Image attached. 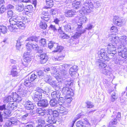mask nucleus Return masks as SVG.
Here are the masks:
<instances>
[{
  "mask_svg": "<svg viewBox=\"0 0 127 127\" xmlns=\"http://www.w3.org/2000/svg\"><path fill=\"white\" fill-rule=\"evenodd\" d=\"M25 15H27L26 14L25 12L23 11L22 13L19 14L18 16H17V18L18 20H24L25 19L24 16Z\"/></svg>",
  "mask_w": 127,
  "mask_h": 127,
  "instance_id": "nucleus-35",
  "label": "nucleus"
},
{
  "mask_svg": "<svg viewBox=\"0 0 127 127\" xmlns=\"http://www.w3.org/2000/svg\"><path fill=\"white\" fill-rule=\"evenodd\" d=\"M25 124L24 122H21L16 119L13 118L11 121H7L4 125V127H8L11 126H16L17 127H21V126L23 127L25 126Z\"/></svg>",
  "mask_w": 127,
  "mask_h": 127,
  "instance_id": "nucleus-8",
  "label": "nucleus"
},
{
  "mask_svg": "<svg viewBox=\"0 0 127 127\" xmlns=\"http://www.w3.org/2000/svg\"><path fill=\"white\" fill-rule=\"evenodd\" d=\"M6 8L4 5L0 7V14H3L6 11Z\"/></svg>",
  "mask_w": 127,
  "mask_h": 127,
  "instance_id": "nucleus-51",
  "label": "nucleus"
},
{
  "mask_svg": "<svg viewBox=\"0 0 127 127\" xmlns=\"http://www.w3.org/2000/svg\"><path fill=\"white\" fill-rule=\"evenodd\" d=\"M37 121V122L38 123L39 125L42 126L44 125L45 124V121L42 119H38Z\"/></svg>",
  "mask_w": 127,
  "mask_h": 127,
  "instance_id": "nucleus-50",
  "label": "nucleus"
},
{
  "mask_svg": "<svg viewBox=\"0 0 127 127\" xmlns=\"http://www.w3.org/2000/svg\"><path fill=\"white\" fill-rule=\"evenodd\" d=\"M57 110L60 113L63 114L64 115L67 114L68 113V110L67 109L63 106H60L58 107Z\"/></svg>",
  "mask_w": 127,
  "mask_h": 127,
  "instance_id": "nucleus-21",
  "label": "nucleus"
},
{
  "mask_svg": "<svg viewBox=\"0 0 127 127\" xmlns=\"http://www.w3.org/2000/svg\"><path fill=\"white\" fill-rule=\"evenodd\" d=\"M78 26L77 28V31L74 35L72 37V38L74 39L78 38L82 34L86 32L85 29H82V26L83 23H86L87 21V19L85 16H83L81 17L79 16L76 17L75 19Z\"/></svg>",
  "mask_w": 127,
  "mask_h": 127,
  "instance_id": "nucleus-2",
  "label": "nucleus"
},
{
  "mask_svg": "<svg viewBox=\"0 0 127 127\" xmlns=\"http://www.w3.org/2000/svg\"><path fill=\"white\" fill-rule=\"evenodd\" d=\"M10 74L12 77H17L19 75L18 72L16 70H11Z\"/></svg>",
  "mask_w": 127,
  "mask_h": 127,
  "instance_id": "nucleus-41",
  "label": "nucleus"
},
{
  "mask_svg": "<svg viewBox=\"0 0 127 127\" xmlns=\"http://www.w3.org/2000/svg\"><path fill=\"white\" fill-rule=\"evenodd\" d=\"M36 91L32 98L34 101L38 102L42 98V94H45L46 92L39 87H37Z\"/></svg>",
  "mask_w": 127,
  "mask_h": 127,
  "instance_id": "nucleus-9",
  "label": "nucleus"
},
{
  "mask_svg": "<svg viewBox=\"0 0 127 127\" xmlns=\"http://www.w3.org/2000/svg\"><path fill=\"white\" fill-rule=\"evenodd\" d=\"M51 73L52 74H53L54 76H56L57 74L59 73H57L56 74L57 72L56 69L54 67L52 66L51 67Z\"/></svg>",
  "mask_w": 127,
  "mask_h": 127,
  "instance_id": "nucleus-49",
  "label": "nucleus"
},
{
  "mask_svg": "<svg viewBox=\"0 0 127 127\" xmlns=\"http://www.w3.org/2000/svg\"><path fill=\"white\" fill-rule=\"evenodd\" d=\"M116 52V51L115 52H108L109 54L106 55L105 50L104 49H102L98 51L97 54L98 57L100 59H104L105 60L109 61L110 58H111L112 56H113Z\"/></svg>",
  "mask_w": 127,
  "mask_h": 127,
  "instance_id": "nucleus-7",
  "label": "nucleus"
},
{
  "mask_svg": "<svg viewBox=\"0 0 127 127\" xmlns=\"http://www.w3.org/2000/svg\"><path fill=\"white\" fill-rule=\"evenodd\" d=\"M60 94L58 92L55 91L51 93V97L53 99L57 100L61 97L60 96Z\"/></svg>",
  "mask_w": 127,
  "mask_h": 127,
  "instance_id": "nucleus-24",
  "label": "nucleus"
},
{
  "mask_svg": "<svg viewBox=\"0 0 127 127\" xmlns=\"http://www.w3.org/2000/svg\"><path fill=\"white\" fill-rule=\"evenodd\" d=\"M37 77V72H35L32 74L30 77L29 79L31 81H32L36 79Z\"/></svg>",
  "mask_w": 127,
  "mask_h": 127,
  "instance_id": "nucleus-39",
  "label": "nucleus"
},
{
  "mask_svg": "<svg viewBox=\"0 0 127 127\" xmlns=\"http://www.w3.org/2000/svg\"><path fill=\"white\" fill-rule=\"evenodd\" d=\"M37 104L38 106L43 107H46L48 105L47 101L46 99H43L39 101Z\"/></svg>",
  "mask_w": 127,
  "mask_h": 127,
  "instance_id": "nucleus-20",
  "label": "nucleus"
},
{
  "mask_svg": "<svg viewBox=\"0 0 127 127\" xmlns=\"http://www.w3.org/2000/svg\"><path fill=\"white\" fill-rule=\"evenodd\" d=\"M46 110H47V115H52L53 113V111L52 109H46Z\"/></svg>",
  "mask_w": 127,
  "mask_h": 127,
  "instance_id": "nucleus-61",
  "label": "nucleus"
},
{
  "mask_svg": "<svg viewBox=\"0 0 127 127\" xmlns=\"http://www.w3.org/2000/svg\"><path fill=\"white\" fill-rule=\"evenodd\" d=\"M48 17H50V16H49L48 13L45 11H43L41 15V17L42 19H43V17L46 18Z\"/></svg>",
  "mask_w": 127,
  "mask_h": 127,
  "instance_id": "nucleus-52",
  "label": "nucleus"
},
{
  "mask_svg": "<svg viewBox=\"0 0 127 127\" xmlns=\"http://www.w3.org/2000/svg\"><path fill=\"white\" fill-rule=\"evenodd\" d=\"M70 64H64L59 66L60 72L59 74L54 76L55 78L59 82H63L64 78L66 79L68 77L69 74L67 72L68 69L71 66Z\"/></svg>",
  "mask_w": 127,
  "mask_h": 127,
  "instance_id": "nucleus-3",
  "label": "nucleus"
},
{
  "mask_svg": "<svg viewBox=\"0 0 127 127\" xmlns=\"http://www.w3.org/2000/svg\"><path fill=\"white\" fill-rule=\"evenodd\" d=\"M52 78L50 75H46L45 77L44 81L46 82L49 83V82L51 81Z\"/></svg>",
  "mask_w": 127,
  "mask_h": 127,
  "instance_id": "nucleus-47",
  "label": "nucleus"
},
{
  "mask_svg": "<svg viewBox=\"0 0 127 127\" xmlns=\"http://www.w3.org/2000/svg\"><path fill=\"white\" fill-rule=\"evenodd\" d=\"M48 47L50 49L52 48H54L55 50L53 51L54 53L61 52L64 48L62 46L59 45L58 43H53L51 42L48 43Z\"/></svg>",
  "mask_w": 127,
  "mask_h": 127,
  "instance_id": "nucleus-10",
  "label": "nucleus"
},
{
  "mask_svg": "<svg viewBox=\"0 0 127 127\" xmlns=\"http://www.w3.org/2000/svg\"><path fill=\"white\" fill-rule=\"evenodd\" d=\"M64 86L65 87H69L71 85H72L73 83L72 81L71 80L67 81L65 80L64 83Z\"/></svg>",
  "mask_w": 127,
  "mask_h": 127,
  "instance_id": "nucleus-38",
  "label": "nucleus"
},
{
  "mask_svg": "<svg viewBox=\"0 0 127 127\" xmlns=\"http://www.w3.org/2000/svg\"><path fill=\"white\" fill-rule=\"evenodd\" d=\"M94 7L93 4L91 0H86L83 5L81 10L84 14H87L92 11Z\"/></svg>",
  "mask_w": 127,
  "mask_h": 127,
  "instance_id": "nucleus-6",
  "label": "nucleus"
},
{
  "mask_svg": "<svg viewBox=\"0 0 127 127\" xmlns=\"http://www.w3.org/2000/svg\"><path fill=\"white\" fill-rule=\"evenodd\" d=\"M78 70V67L76 65H74L70 68L69 73L70 75L73 77L76 74Z\"/></svg>",
  "mask_w": 127,
  "mask_h": 127,
  "instance_id": "nucleus-15",
  "label": "nucleus"
},
{
  "mask_svg": "<svg viewBox=\"0 0 127 127\" xmlns=\"http://www.w3.org/2000/svg\"><path fill=\"white\" fill-rule=\"evenodd\" d=\"M49 84L51 85L52 86L54 87H56V88H59V90L61 89L60 86L59 85H57V82L55 81H52V79L51 81H50L49 82Z\"/></svg>",
  "mask_w": 127,
  "mask_h": 127,
  "instance_id": "nucleus-31",
  "label": "nucleus"
},
{
  "mask_svg": "<svg viewBox=\"0 0 127 127\" xmlns=\"http://www.w3.org/2000/svg\"><path fill=\"white\" fill-rule=\"evenodd\" d=\"M39 27L42 29H45L47 28V25L45 22L41 21L39 24Z\"/></svg>",
  "mask_w": 127,
  "mask_h": 127,
  "instance_id": "nucleus-43",
  "label": "nucleus"
},
{
  "mask_svg": "<svg viewBox=\"0 0 127 127\" xmlns=\"http://www.w3.org/2000/svg\"><path fill=\"white\" fill-rule=\"evenodd\" d=\"M14 8V6L11 4L8 5L6 7V9H13Z\"/></svg>",
  "mask_w": 127,
  "mask_h": 127,
  "instance_id": "nucleus-64",
  "label": "nucleus"
},
{
  "mask_svg": "<svg viewBox=\"0 0 127 127\" xmlns=\"http://www.w3.org/2000/svg\"><path fill=\"white\" fill-rule=\"evenodd\" d=\"M121 113L119 112H118L117 113V114L116 116V118L114 119L112 122L113 124H115L116 123L117 120L120 118L121 117Z\"/></svg>",
  "mask_w": 127,
  "mask_h": 127,
  "instance_id": "nucleus-42",
  "label": "nucleus"
},
{
  "mask_svg": "<svg viewBox=\"0 0 127 127\" xmlns=\"http://www.w3.org/2000/svg\"><path fill=\"white\" fill-rule=\"evenodd\" d=\"M111 39V42L108 43L107 45V51L108 52H115L119 45V37L113 34L109 37Z\"/></svg>",
  "mask_w": 127,
  "mask_h": 127,
  "instance_id": "nucleus-4",
  "label": "nucleus"
},
{
  "mask_svg": "<svg viewBox=\"0 0 127 127\" xmlns=\"http://www.w3.org/2000/svg\"><path fill=\"white\" fill-rule=\"evenodd\" d=\"M13 11L11 10H9L7 12V16L8 17H12L13 15Z\"/></svg>",
  "mask_w": 127,
  "mask_h": 127,
  "instance_id": "nucleus-60",
  "label": "nucleus"
},
{
  "mask_svg": "<svg viewBox=\"0 0 127 127\" xmlns=\"http://www.w3.org/2000/svg\"><path fill=\"white\" fill-rule=\"evenodd\" d=\"M59 112L57 110V111L54 110L53 111V113L52 114L53 115V117H57L59 115Z\"/></svg>",
  "mask_w": 127,
  "mask_h": 127,
  "instance_id": "nucleus-59",
  "label": "nucleus"
},
{
  "mask_svg": "<svg viewBox=\"0 0 127 127\" xmlns=\"http://www.w3.org/2000/svg\"><path fill=\"white\" fill-rule=\"evenodd\" d=\"M25 106L27 109L32 110L34 108V105L32 102L30 100H28L26 101Z\"/></svg>",
  "mask_w": 127,
  "mask_h": 127,
  "instance_id": "nucleus-17",
  "label": "nucleus"
},
{
  "mask_svg": "<svg viewBox=\"0 0 127 127\" xmlns=\"http://www.w3.org/2000/svg\"><path fill=\"white\" fill-rule=\"evenodd\" d=\"M120 102L121 103L123 104H125L126 103V98L124 97H122L120 98Z\"/></svg>",
  "mask_w": 127,
  "mask_h": 127,
  "instance_id": "nucleus-57",
  "label": "nucleus"
},
{
  "mask_svg": "<svg viewBox=\"0 0 127 127\" xmlns=\"http://www.w3.org/2000/svg\"><path fill=\"white\" fill-rule=\"evenodd\" d=\"M80 1H76L73 3L72 4L73 7L74 8L78 9L80 6Z\"/></svg>",
  "mask_w": 127,
  "mask_h": 127,
  "instance_id": "nucleus-40",
  "label": "nucleus"
},
{
  "mask_svg": "<svg viewBox=\"0 0 127 127\" xmlns=\"http://www.w3.org/2000/svg\"><path fill=\"white\" fill-rule=\"evenodd\" d=\"M11 94L12 97L13 99V101H14L19 102L22 100V97L18 94L17 92V93H12Z\"/></svg>",
  "mask_w": 127,
  "mask_h": 127,
  "instance_id": "nucleus-16",
  "label": "nucleus"
},
{
  "mask_svg": "<svg viewBox=\"0 0 127 127\" xmlns=\"http://www.w3.org/2000/svg\"><path fill=\"white\" fill-rule=\"evenodd\" d=\"M15 17H12L10 19L9 22L11 25H16L18 20L16 18H14Z\"/></svg>",
  "mask_w": 127,
  "mask_h": 127,
  "instance_id": "nucleus-33",
  "label": "nucleus"
},
{
  "mask_svg": "<svg viewBox=\"0 0 127 127\" xmlns=\"http://www.w3.org/2000/svg\"><path fill=\"white\" fill-rule=\"evenodd\" d=\"M46 121L50 124H53L56 123V119L55 118L50 116L47 119Z\"/></svg>",
  "mask_w": 127,
  "mask_h": 127,
  "instance_id": "nucleus-27",
  "label": "nucleus"
},
{
  "mask_svg": "<svg viewBox=\"0 0 127 127\" xmlns=\"http://www.w3.org/2000/svg\"><path fill=\"white\" fill-rule=\"evenodd\" d=\"M76 126L77 127H86L84 125V124L82 121H78L76 124Z\"/></svg>",
  "mask_w": 127,
  "mask_h": 127,
  "instance_id": "nucleus-48",
  "label": "nucleus"
},
{
  "mask_svg": "<svg viewBox=\"0 0 127 127\" xmlns=\"http://www.w3.org/2000/svg\"><path fill=\"white\" fill-rule=\"evenodd\" d=\"M12 101H13V99L12 97V95L11 96H9L6 97L4 100V102H11Z\"/></svg>",
  "mask_w": 127,
  "mask_h": 127,
  "instance_id": "nucleus-45",
  "label": "nucleus"
},
{
  "mask_svg": "<svg viewBox=\"0 0 127 127\" xmlns=\"http://www.w3.org/2000/svg\"><path fill=\"white\" fill-rule=\"evenodd\" d=\"M9 30L11 32H16L18 31V29L15 25H11L8 26Z\"/></svg>",
  "mask_w": 127,
  "mask_h": 127,
  "instance_id": "nucleus-25",
  "label": "nucleus"
},
{
  "mask_svg": "<svg viewBox=\"0 0 127 127\" xmlns=\"http://www.w3.org/2000/svg\"><path fill=\"white\" fill-rule=\"evenodd\" d=\"M24 84L26 87H31L32 86L31 83L30 82L31 81L29 78H26L24 80Z\"/></svg>",
  "mask_w": 127,
  "mask_h": 127,
  "instance_id": "nucleus-37",
  "label": "nucleus"
},
{
  "mask_svg": "<svg viewBox=\"0 0 127 127\" xmlns=\"http://www.w3.org/2000/svg\"><path fill=\"white\" fill-rule=\"evenodd\" d=\"M111 69L110 67L108 66L103 70L102 73L106 75H109L111 73Z\"/></svg>",
  "mask_w": 127,
  "mask_h": 127,
  "instance_id": "nucleus-28",
  "label": "nucleus"
},
{
  "mask_svg": "<svg viewBox=\"0 0 127 127\" xmlns=\"http://www.w3.org/2000/svg\"><path fill=\"white\" fill-rule=\"evenodd\" d=\"M119 45L118 49H121L122 48L126 47L127 46V36L125 35L122 36L119 38Z\"/></svg>",
  "mask_w": 127,
  "mask_h": 127,
  "instance_id": "nucleus-11",
  "label": "nucleus"
},
{
  "mask_svg": "<svg viewBox=\"0 0 127 127\" xmlns=\"http://www.w3.org/2000/svg\"><path fill=\"white\" fill-rule=\"evenodd\" d=\"M46 4L47 6H45L44 8H48L52 7L54 5V3L53 0H45Z\"/></svg>",
  "mask_w": 127,
  "mask_h": 127,
  "instance_id": "nucleus-23",
  "label": "nucleus"
},
{
  "mask_svg": "<svg viewBox=\"0 0 127 127\" xmlns=\"http://www.w3.org/2000/svg\"><path fill=\"white\" fill-rule=\"evenodd\" d=\"M15 25H16L17 28H18L22 30L24 29L25 28V24L21 21H18Z\"/></svg>",
  "mask_w": 127,
  "mask_h": 127,
  "instance_id": "nucleus-30",
  "label": "nucleus"
},
{
  "mask_svg": "<svg viewBox=\"0 0 127 127\" xmlns=\"http://www.w3.org/2000/svg\"><path fill=\"white\" fill-rule=\"evenodd\" d=\"M94 27V26L90 23H89L87 24L86 27L84 29L86 30V29L88 30H91L92 28H93Z\"/></svg>",
  "mask_w": 127,
  "mask_h": 127,
  "instance_id": "nucleus-54",
  "label": "nucleus"
},
{
  "mask_svg": "<svg viewBox=\"0 0 127 127\" xmlns=\"http://www.w3.org/2000/svg\"><path fill=\"white\" fill-rule=\"evenodd\" d=\"M86 103L87 104V107L88 108H92L94 106L92 103L91 102L87 101V102Z\"/></svg>",
  "mask_w": 127,
  "mask_h": 127,
  "instance_id": "nucleus-56",
  "label": "nucleus"
},
{
  "mask_svg": "<svg viewBox=\"0 0 127 127\" xmlns=\"http://www.w3.org/2000/svg\"><path fill=\"white\" fill-rule=\"evenodd\" d=\"M17 92L18 94L22 97H24L25 96L27 91V90L24 88H23L22 86H21Z\"/></svg>",
  "mask_w": 127,
  "mask_h": 127,
  "instance_id": "nucleus-18",
  "label": "nucleus"
},
{
  "mask_svg": "<svg viewBox=\"0 0 127 127\" xmlns=\"http://www.w3.org/2000/svg\"><path fill=\"white\" fill-rule=\"evenodd\" d=\"M12 104H13V105H12V108H11V109H15V108L17 107V103L16 102H11Z\"/></svg>",
  "mask_w": 127,
  "mask_h": 127,
  "instance_id": "nucleus-63",
  "label": "nucleus"
},
{
  "mask_svg": "<svg viewBox=\"0 0 127 127\" xmlns=\"http://www.w3.org/2000/svg\"><path fill=\"white\" fill-rule=\"evenodd\" d=\"M75 12L72 10H67L65 12V15L66 17H72L75 15Z\"/></svg>",
  "mask_w": 127,
  "mask_h": 127,
  "instance_id": "nucleus-29",
  "label": "nucleus"
},
{
  "mask_svg": "<svg viewBox=\"0 0 127 127\" xmlns=\"http://www.w3.org/2000/svg\"><path fill=\"white\" fill-rule=\"evenodd\" d=\"M38 40V37L35 36L30 37L26 40V41L29 42L27 43L26 45L27 52L24 53V61L25 62L29 63L31 60L30 52L32 49L35 50H38L39 46L36 43H34L33 42L34 41L37 42Z\"/></svg>",
  "mask_w": 127,
  "mask_h": 127,
  "instance_id": "nucleus-1",
  "label": "nucleus"
},
{
  "mask_svg": "<svg viewBox=\"0 0 127 127\" xmlns=\"http://www.w3.org/2000/svg\"><path fill=\"white\" fill-rule=\"evenodd\" d=\"M99 58V59H98L97 62V65L100 69L103 70L108 66H107L106 64L104 63V61H105L104 59H100Z\"/></svg>",
  "mask_w": 127,
  "mask_h": 127,
  "instance_id": "nucleus-14",
  "label": "nucleus"
},
{
  "mask_svg": "<svg viewBox=\"0 0 127 127\" xmlns=\"http://www.w3.org/2000/svg\"><path fill=\"white\" fill-rule=\"evenodd\" d=\"M114 23L117 26H122L125 23V19L123 17L118 16H115L113 19Z\"/></svg>",
  "mask_w": 127,
  "mask_h": 127,
  "instance_id": "nucleus-12",
  "label": "nucleus"
},
{
  "mask_svg": "<svg viewBox=\"0 0 127 127\" xmlns=\"http://www.w3.org/2000/svg\"><path fill=\"white\" fill-rule=\"evenodd\" d=\"M40 44L41 46L45 47L46 45V40L45 39L42 38L40 40Z\"/></svg>",
  "mask_w": 127,
  "mask_h": 127,
  "instance_id": "nucleus-44",
  "label": "nucleus"
},
{
  "mask_svg": "<svg viewBox=\"0 0 127 127\" xmlns=\"http://www.w3.org/2000/svg\"><path fill=\"white\" fill-rule=\"evenodd\" d=\"M64 30L66 32L70 31L71 30V27L70 25L69 24H67L64 26Z\"/></svg>",
  "mask_w": 127,
  "mask_h": 127,
  "instance_id": "nucleus-53",
  "label": "nucleus"
},
{
  "mask_svg": "<svg viewBox=\"0 0 127 127\" xmlns=\"http://www.w3.org/2000/svg\"><path fill=\"white\" fill-rule=\"evenodd\" d=\"M16 10L19 12H21L24 9V6L22 3H19L16 8Z\"/></svg>",
  "mask_w": 127,
  "mask_h": 127,
  "instance_id": "nucleus-32",
  "label": "nucleus"
},
{
  "mask_svg": "<svg viewBox=\"0 0 127 127\" xmlns=\"http://www.w3.org/2000/svg\"><path fill=\"white\" fill-rule=\"evenodd\" d=\"M50 103L51 106L56 107L57 105V100L52 99L50 101Z\"/></svg>",
  "mask_w": 127,
  "mask_h": 127,
  "instance_id": "nucleus-36",
  "label": "nucleus"
},
{
  "mask_svg": "<svg viewBox=\"0 0 127 127\" xmlns=\"http://www.w3.org/2000/svg\"><path fill=\"white\" fill-rule=\"evenodd\" d=\"M33 10V7L31 5H28L26 8H25L24 11L26 14L28 15V14L32 13Z\"/></svg>",
  "mask_w": 127,
  "mask_h": 127,
  "instance_id": "nucleus-22",
  "label": "nucleus"
},
{
  "mask_svg": "<svg viewBox=\"0 0 127 127\" xmlns=\"http://www.w3.org/2000/svg\"><path fill=\"white\" fill-rule=\"evenodd\" d=\"M1 112L0 111V121L2 122L3 121L2 118L8 119L11 115V112L9 109L5 110L3 113L2 115Z\"/></svg>",
  "mask_w": 127,
  "mask_h": 127,
  "instance_id": "nucleus-13",
  "label": "nucleus"
},
{
  "mask_svg": "<svg viewBox=\"0 0 127 127\" xmlns=\"http://www.w3.org/2000/svg\"><path fill=\"white\" fill-rule=\"evenodd\" d=\"M40 63L41 64L46 63L47 60V56L45 54H41L40 55Z\"/></svg>",
  "mask_w": 127,
  "mask_h": 127,
  "instance_id": "nucleus-26",
  "label": "nucleus"
},
{
  "mask_svg": "<svg viewBox=\"0 0 127 127\" xmlns=\"http://www.w3.org/2000/svg\"><path fill=\"white\" fill-rule=\"evenodd\" d=\"M63 94L62 98H64L68 103H70L72 100L71 96L74 95L73 90L68 87H64L62 89Z\"/></svg>",
  "mask_w": 127,
  "mask_h": 127,
  "instance_id": "nucleus-5",
  "label": "nucleus"
},
{
  "mask_svg": "<svg viewBox=\"0 0 127 127\" xmlns=\"http://www.w3.org/2000/svg\"><path fill=\"white\" fill-rule=\"evenodd\" d=\"M58 99V104L59 105H62L65 102L64 100L66 101V100H65L64 98H62V97H59Z\"/></svg>",
  "mask_w": 127,
  "mask_h": 127,
  "instance_id": "nucleus-46",
  "label": "nucleus"
},
{
  "mask_svg": "<svg viewBox=\"0 0 127 127\" xmlns=\"http://www.w3.org/2000/svg\"><path fill=\"white\" fill-rule=\"evenodd\" d=\"M57 27L58 26L57 25L55 26L52 25H51L49 28H50L55 32L57 30Z\"/></svg>",
  "mask_w": 127,
  "mask_h": 127,
  "instance_id": "nucleus-55",
  "label": "nucleus"
},
{
  "mask_svg": "<svg viewBox=\"0 0 127 127\" xmlns=\"http://www.w3.org/2000/svg\"><path fill=\"white\" fill-rule=\"evenodd\" d=\"M121 49V50L118 49V52L121 54L123 58L126 59L127 58V51H126V47L122 48Z\"/></svg>",
  "mask_w": 127,
  "mask_h": 127,
  "instance_id": "nucleus-19",
  "label": "nucleus"
},
{
  "mask_svg": "<svg viewBox=\"0 0 127 127\" xmlns=\"http://www.w3.org/2000/svg\"><path fill=\"white\" fill-rule=\"evenodd\" d=\"M84 115L83 112H82L81 113L78 114L76 116V117L75 118V120H76L77 119L81 118H82Z\"/></svg>",
  "mask_w": 127,
  "mask_h": 127,
  "instance_id": "nucleus-58",
  "label": "nucleus"
},
{
  "mask_svg": "<svg viewBox=\"0 0 127 127\" xmlns=\"http://www.w3.org/2000/svg\"><path fill=\"white\" fill-rule=\"evenodd\" d=\"M7 31V27L3 25H0V32L3 34H5Z\"/></svg>",
  "mask_w": 127,
  "mask_h": 127,
  "instance_id": "nucleus-34",
  "label": "nucleus"
},
{
  "mask_svg": "<svg viewBox=\"0 0 127 127\" xmlns=\"http://www.w3.org/2000/svg\"><path fill=\"white\" fill-rule=\"evenodd\" d=\"M60 20L56 18L54 19V22L56 24L57 26H59V23L60 22Z\"/></svg>",
  "mask_w": 127,
  "mask_h": 127,
  "instance_id": "nucleus-62",
  "label": "nucleus"
}]
</instances>
